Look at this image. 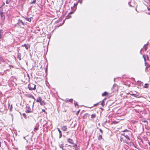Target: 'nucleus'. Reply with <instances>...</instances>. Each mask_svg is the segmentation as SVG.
<instances>
[{"label": "nucleus", "instance_id": "obj_3", "mask_svg": "<svg viewBox=\"0 0 150 150\" xmlns=\"http://www.w3.org/2000/svg\"><path fill=\"white\" fill-rule=\"evenodd\" d=\"M121 134L122 135L125 136L128 140H130V139L129 136H131L132 135H128V134L124 132Z\"/></svg>", "mask_w": 150, "mask_h": 150}, {"label": "nucleus", "instance_id": "obj_53", "mask_svg": "<svg viewBox=\"0 0 150 150\" xmlns=\"http://www.w3.org/2000/svg\"><path fill=\"white\" fill-rule=\"evenodd\" d=\"M25 138V137H23V139H25V140H27V142L28 140H27V139Z\"/></svg>", "mask_w": 150, "mask_h": 150}, {"label": "nucleus", "instance_id": "obj_2", "mask_svg": "<svg viewBox=\"0 0 150 150\" xmlns=\"http://www.w3.org/2000/svg\"><path fill=\"white\" fill-rule=\"evenodd\" d=\"M36 86L35 85L30 83L28 85V87L30 90H35L36 89Z\"/></svg>", "mask_w": 150, "mask_h": 150}, {"label": "nucleus", "instance_id": "obj_1", "mask_svg": "<svg viewBox=\"0 0 150 150\" xmlns=\"http://www.w3.org/2000/svg\"><path fill=\"white\" fill-rule=\"evenodd\" d=\"M25 25H26V24H25L21 20L19 19L17 23L15 25L16 27L21 28L22 27V26H25Z\"/></svg>", "mask_w": 150, "mask_h": 150}, {"label": "nucleus", "instance_id": "obj_18", "mask_svg": "<svg viewBox=\"0 0 150 150\" xmlns=\"http://www.w3.org/2000/svg\"><path fill=\"white\" fill-rule=\"evenodd\" d=\"M141 121L143 122H146V123L147 125H148V122L146 119L144 118L143 119L141 120Z\"/></svg>", "mask_w": 150, "mask_h": 150}, {"label": "nucleus", "instance_id": "obj_43", "mask_svg": "<svg viewBox=\"0 0 150 150\" xmlns=\"http://www.w3.org/2000/svg\"><path fill=\"white\" fill-rule=\"evenodd\" d=\"M101 103V101L99 103H96V104H94L93 105V106H96V105H98L99 104V103Z\"/></svg>", "mask_w": 150, "mask_h": 150}, {"label": "nucleus", "instance_id": "obj_37", "mask_svg": "<svg viewBox=\"0 0 150 150\" xmlns=\"http://www.w3.org/2000/svg\"><path fill=\"white\" fill-rule=\"evenodd\" d=\"M99 130L100 131V132H101V134H103V130L101 129H99Z\"/></svg>", "mask_w": 150, "mask_h": 150}, {"label": "nucleus", "instance_id": "obj_41", "mask_svg": "<svg viewBox=\"0 0 150 150\" xmlns=\"http://www.w3.org/2000/svg\"><path fill=\"white\" fill-rule=\"evenodd\" d=\"M147 68H148V66H146L145 69V71L146 72L148 71Z\"/></svg>", "mask_w": 150, "mask_h": 150}, {"label": "nucleus", "instance_id": "obj_28", "mask_svg": "<svg viewBox=\"0 0 150 150\" xmlns=\"http://www.w3.org/2000/svg\"><path fill=\"white\" fill-rule=\"evenodd\" d=\"M89 114L88 113H85L84 116H83V118L84 119H85V117L86 116H88L89 117Z\"/></svg>", "mask_w": 150, "mask_h": 150}, {"label": "nucleus", "instance_id": "obj_11", "mask_svg": "<svg viewBox=\"0 0 150 150\" xmlns=\"http://www.w3.org/2000/svg\"><path fill=\"white\" fill-rule=\"evenodd\" d=\"M61 129L63 131H66L67 130V127L66 126H61Z\"/></svg>", "mask_w": 150, "mask_h": 150}, {"label": "nucleus", "instance_id": "obj_5", "mask_svg": "<svg viewBox=\"0 0 150 150\" xmlns=\"http://www.w3.org/2000/svg\"><path fill=\"white\" fill-rule=\"evenodd\" d=\"M67 141L68 143L72 145H74V144H76L74 143L73 140L72 139L70 138L68 139H67Z\"/></svg>", "mask_w": 150, "mask_h": 150}, {"label": "nucleus", "instance_id": "obj_30", "mask_svg": "<svg viewBox=\"0 0 150 150\" xmlns=\"http://www.w3.org/2000/svg\"><path fill=\"white\" fill-rule=\"evenodd\" d=\"M78 4V2H76V3H74V5L73 7L74 8L76 7L77 6V5Z\"/></svg>", "mask_w": 150, "mask_h": 150}, {"label": "nucleus", "instance_id": "obj_17", "mask_svg": "<svg viewBox=\"0 0 150 150\" xmlns=\"http://www.w3.org/2000/svg\"><path fill=\"white\" fill-rule=\"evenodd\" d=\"M39 103H40V105L42 106L45 105L46 104L45 101L42 100Z\"/></svg>", "mask_w": 150, "mask_h": 150}, {"label": "nucleus", "instance_id": "obj_32", "mask_svg": "<svg viewBox=\"0 0 150 150\" xmlns=\"http://www.w3.org/2000/svg\"><path fill=\"white\" fill-rule=\"evenodd\" d=\"M74 101V105L76 107V106H78V103L77 102H76L75 101Z\"/></svg>", "mask_w": 150, "mask_h": 150}, {"label": "nucleus", "instance_id": "obj_54", "mask_svg": "<svg viewBox=\"0 0 150 150\" xmlns=\"http://www.w3.org/2000/svg\"><path fill=\"white\" fill-rule=\"evenodd\" d=\"M115 84H114L113 85V86H112V89L113 87H114V86H115Z\"/></svg>", "mask_w": 150, "mask_h": 150}, {"label": "nucleus", "instance_id": "obj_14", "mask_svg": "<svg viewBox=\"0 0 150 150\" xmlns=\"http://www.w3.org/2000/svg\"><path fill=\"white\" fill-rule=\"evenodd\" d=\"M74 13V12L73 11V12H70L69 13L68 15H67V16L66 18L69 19V18H71V16L70 15V14H73Z\"/></svg>", "mask_w": 150, "mask_h": 150}, {"label": "nucleus", "instance_id": "obj_40", "mask_svg": "<svg viewBox=\"0 0 150 150\" xmlns=\"http://www.w3.org/2000/svg\"><path fill=\"white\" fill-rule=\"evenodd\" d=\"M137 82L139 83V84H140V85L141 84H142V83H143V82H141L140 81H137Z\"/></svg>", "mask_w": 150, "mask_h": 150}, {"label": "nucleus", "instance_id": "obj_39", "mask_svg": "<svg viewBox=\"0 0 150 150\" xmlns=\"http://www.w3.org/2000/svg\"><path fill=\"white\" fill-rule=\"evenodd\" d=\"M23 116L25 117V118H26V115L24 113H23Z\"/></svg>", "mask_w": 150, "mask_h": 150}, {"label": "nucleus", "instance_id": "obj_38", "mask_svg": "<svg viewBox=\"0 0 150 150\" xmlns=\"http://www.w3.org/2000/svg\"><path fill=\"white\" fill-rule=\"evenodd\" d=\"M80 110H79L76 113V114L77 115H78L79 112Z\"/></svg>", "mask_w": 150, "mask_h": 150}, {"label": "nucleus", "instance_id": "obj_27", "mask_svg": "<svg viewBox=\"0 0 150 150\" xmlns=\"http://www.w3.org/2000/svg\"><path fill=\"white\" fill-rule=\"evenodd\" d=\"M13 0H6V3L7 4H8L11 1Z\"/></svg>", "mask_w": 150, "mask_h": 150}, {"label": "nucleus", "instance_id": "obj_35", "mask_svg": "<svg viewBox=\"0 0 150 150\" xmlns=\"http://www.w3.org/2000/svg\"><path fill=\"white\" fill-rule=\"evenodd\" d=\"M82 0H79L77 2H78V3H80L81 4L82 3Z\"/></svg>", "mask_w": 150, "mask_h": 150}, {"label": "nucleus", "instance_id": "obj_42", "mask_svg": "<svg viewBox=\"0 0 150 150\" xmlns=\"http://www.w3.org/2000/svg\"><path fill=\"white\" fill-rule=\"evenodd\" d=\"M143 48L144 49H145V51H146L147 50V47H145V46L144 45Z\"/></svg>", "mask_w": 150, "mask_h": 150}, {"label": "nucleus", "instance_id": "obj_64", "mask_svg": "<svg viewBox=\"0 0 150 150\" xmlns=\"http://www.w3.org/2000/svg\"><path fill=\"white\" fill-rule=\"evenodd\" d=\"M62 150H67L66 149H63Z\"/></svg>", "mask_w": 150, "mask_h": 150}, {"label": "nucleus", "instance_id": "obj_6", "mask_svg": "<svg viewBox=\"0 0 150 150\" xmlns=\"http://www.w3.org/2000/svg\"><path fill=\"white\" fill-rule=\"evenodd\" d=\"M25 96L28 98H32L35 100V99L34 98V97L31 94H25Z\"/></svg>", "mask_w": 150, "mask_h": 150}, {"label": "nucleus", "instance_id": "obj_31", "mask_svg": "<svg viewBox=\"0 0 150 150\" xmlns=\"http://www.w3.org/2000/svg\"><path fill=\"white\" fill-rule=\"evenodd\" d=\"M39 128L38 127L36 126L35 127L34 129V131L35 132H36V131Z\"/></svg>", "mask_w": 150, "mask_h": 150}, {"label": "nucleus", "instance_id": "obj_21", "mask_svg": "<svg viewBox=\"0 0 150 150\" xmlns=\"http://www.w3.org/2000/svg\"><path fill=\"white\" fill-rule=\"evenodd\" d=\"M105 98L103 99L102 100V102H101V104L102 106H103V107H104V106L105 105Z\"/></svg>", "mask_w": 150, "mask_h": 150}, {"label": "nucleus", "instance_id": "obj_48", "mask_svg": "<svg viewBox=\"0 0 150 150\" xmlns=\"http://www.w3.org/2000/svg\"><path fill=\"white\" fill-rule=\"evenodd\" d=\"M72 147H73L72 146H71V145H68L67 147H70V148H71Z\"/></svg>", "mask_w": 150, "mask_h": 150}, {"label": "nucleus", "instance_id": "obj_63", "mask_svg": "<svg viewBox=\"0 0 150 150\" xmlns=\"http://www.w3.org/2000/svg\"><path fill=\"white\" fill-rule=\"evenodd\" d=\"M146 62H145V65H146Z\"/></svg>", "mask_w": 150, "mask_h": 150}, {"label": "nucleus", "instance_id": "obj_16", "mask_svg": "<svg viewBox=\"0 0 150 150\" xmlns=\"http://www.w3.org/2000/svg\"><path fill=\"white\" fill-rule=\"evenodd\" d=\"M73 147L75 148V150H79V148L77 147V145L76 144H74V145H72Z\"/></svg>", "mask_w": 150, "mask_h": 150}, {"label": "nucleus", "instance_id": "obj_46", "mask_svg": "<svg viewBox=\"0 0 150 150\" xmlns=\"http://www.w3.org/2000/svg\"><path fill=\"white\" fill-rule=\"evenodd\" d=\"M2 30H0V39L1 38V32H2Z\"/></svg>", "mask_w": 150, "mask_h": 150}, {"label": "nucleus", "instance_id": "obj_47", "mask_svg": "<svg viewBox=\"0 0 150 150\" xmlns=\"http://www.w3.org/2000/svg\"><path fill=\"white\" fill-rule=\"evenodd\" d=\"M5 4V3L4 2H3V3H2V5L1 6V8L3 6H4Z\"/></svg>", "mask_w": 150, "mask_h": 150}, {"label": "nucleus", "instance_id": "obj_23", "mask_svg": "<svg viewBox=\"0 0 150 150\" xmlns=\"http://www.w3.org/2000/svg\"><path fill=\"white\" fill-rule=\"evenodd\" d=\"M123 142L124 143H126L128 145H130L131 144V142H127L126 140H123Z\"/></svg>", "mask_w": 150, "mask_h": 150}, {"label": "nucleus", "instance_id": "obj_61", "mask_svg": "<svg viewBox=\"0 0 150 150\" xmlns=\"http://www.w3.org/2000/svg\"><path fill=\"white\" fill-rule=\"evenodd\" d=\"M148 14L149 15H150V12Z\"/></svg>", "mask_w": 150, "mask_h": 150}, {"label": "nucleus", "instance_id": "obj_24", "mask_svg": "<svg viewBox=\"0 0 150 150\" xmlns=\"http://www.w3.org/2000/svg\"><path fill=\"white\" fill-rule=\"evenodd\" d=\"M102 139V134H100L99 135V136L98 137V139L99 140H100Z\"/></svg>", "mask_w": 150, "mask_h": 150}, {"label": "nucleus", "instance_id": "obj_10", "mask_svg": "<svg viewBox=\"0 0 150 150\" xmlns=\"http://www.w3.org/2000/svg\"><path fill=\"white\" fill-rule=\"evenodd\" d=\"M22 47H25V49L28 50L29 48L30 47V45L28 44H25L24 45H22L21 46Z\"/></svg>", "mask_w": 150, "mask_h": 150}, {"label": "nucleus", "instance_id": "obj_58", "mask_svg": "<svg viewBox=\"0 0 150 150\" xmlns=\"http://www.w3.org/2000/svg\"><path fill=\"white\" fill-rule=\"evenodd\" d=\"M148 66V68L150 67V65H149L147 66Z\"/></svg>", "mask_w": 150, "mask_h": 150}, {"label": "nucleus", "instance_id": "obj_33", "mask_svg": "<svg viewBox=\"0 0 150 150\" xmlns=\"http://www.w3.org/2000/svg\"><path fill=\"white\" fill-rule=\"evenodd\" d=\"M36 0H33V1L30 3L31 4H35L36 2Z\"/></svg>", "mask_w": 150, "mask_h": 150}, {"label": "nucleus", "instance_id": "obj_15", "mask_svg": "<svg viewBox=\"0 0 150 150\" xmlns=\"http://www.w3.org/2000/svg\"><path fill=\"white\" fill-rule=\"evenodd\" d=\"M58 131L59 133V138H60L62 137V132L60 130V129L59 128H58Z\"/></svg>", "mask_w": 150, "mask_h": 150}, {"label": "nucleus", "instance_id": "obj_22", "mask_svg": "<svg viewBox=\"0 0 150 150\" xmlns=\"http://www.w3.org/2000/svg\"><path fill=\"white\" fill-rule=\"evenodd\" d=\"M0 61L1 62H5L4 59H3L1 56L0 55Z\"/></svg>", "mask_w": 150, "mask_h": 150}, {"label": "nucleus", "instance_id": "obj_55", "mask_svg": "<svg viewBox=\"0 0 150 150\" xmlns=\"http://www.w3.org/2000/svg\"><path fill=\"white\" fill-rule=\"evenodd\" d=\"M9 66L11 68V67H13V66L12 65H9Z\"/></svg>", "mask_w": 150, "mask_h": 150}, {"label": "nucleus", "instance_id": "obj_44", "mask_svg": "<svg viewBox=\"0 0 150 150\" xmlns=\"http://www.w3.org/2000/svg\"><path fill=\"white\" fill-rule=\"evenodd\" d=\"M123 138L121 137H120V140L121 142H122L123 140Z\"/></svg>", "mask_w": 150, "mask_h": 150}, {"label": "nucleus", "instance_id": "obj_26", "mask_svg": "<svg viewBox=\"0 0 150 150\" xmlns=\"http://www.w3.org/2000/svg\"><path fill=\"white\" fill-rule=\"evenodd\" d=\"M59 147H60V148H61V149H62V150L63 149H64L63 148L64 146H63V144H59Z\"/></svg>", "mask_w": 150, "mask_h": 150}, {"label": "nucleus", "instance_id": "obj_34", "mask_svg": "<svg viewBox=\"0 0 150 150\" xmlns=\"http://www.w3.org/2000/svg\"><path fill=\"white\" fill-rule=\"evenodd\" d=\"M73 99H69V102L72 103Z\"/></svg>", "mask_w": 150, "mask_h": 150}, {"label": "nucleus", "instance_id": "obj_52", "mask_svg": "<svg viewBox=\"0 0 150 150\" xmlns=\"http://www.w3.org/2000/svg\"><path fill=\"white\" fill-rule=\"evenodd\" d=\"M148 42H147V43L146 44H145L144 46H145V47H146V46H147L148 45Z\"/></svg>", "mask_w": 150, "mask_h": 150}, {"label": "nucleus", "instance_id": "obj_36", "mask_svg": "<svg viewBox=\"0 0 150 150\" xmlns=\"http://www.w3.org/2000/svg\"><path fill=\"white\" fill-rule=\"evenodd\" d=\"M143 57L144 58V61L145 62L146 61V58H145V57H146L145 55L144 54L143 55Z\"/></svg>", "mask_w": 150, "mask_h": 150}, {"label": "nucleus", "instance_id": "obj_29", "mask_svg": "<svg viewBox=\"0 0 150 150\" xmlns=\"http://www.w3.org/2000/svg\"><path fill=\"white\" fill-rule=\"evenodd\" d=\"M149 84L148 83H145L144 85V88H148V86Z\"/></svg>", "mask_w": 150, "mask_h": 150}, {"label": "nucleus", "instance_id": "obj_56", "mask_svg": "<svg viewBox=\"0 0 150 150\" xmlns=\"http://www.w3.org/2000/svg\"><path fill=\"white\" fill-rule=\"evenodd\" d=\"M148 144H149V145L150 146V142H148Z\"/></svg>", "mask_w": 150, "mask_h": 150}, {"label": "nucleus", "instance_id": "obj_19", "mask_svg": "<svg viewBox=\"0 0 150 150\" xmlns=\"http://www.w3.org/2000/svg\"><path fill=\"white\" fill-rule=\"evenodd\" d=\"M42 100V98L40 97H39L37 98L36 100L37 102L40 103Z\"/></svg>", "mask_w": 150, "mask_h": 150}, {"label": "nucleus", "instance_id": "obj_8", "mask_svg": "<svg viewBox=\"0 0 150 150\" xmlns=\"http://www.w3.org/2000/svg\"><path fill=\"white\" fill-rule=\"evenodd\" d=\"M4 13L3 12V10L2 9L0 10V15L1 18L3 19L5 18V16L4 15Z\"/></svg>", "mask_w": 150, "mask_h": 150}, {"label": "nucleus", "instance_id": "obj_49", "mask_svg": "<svg viewBox=\"0 0 150 150\" xmlns=\"http://www.w3.org/2000/svg\"><path fill=\"white\" fill-rule=\"evenodd\" d=\"M147 3L150 4V0H147Z\"/></svg>", "mask_w": 150, "mask_h": 150}, {"label": "nucleus", "instance_id": "obj_7", "mask_svg": "<svg viewBox=\"0 0 150 150\" xmlns=\"http://www.w3.org/2000/svg\"><path fill=\"white\" fill-rule=\"evenodd\" d=\"M26 110L25 111V112L26 113H30L32 112V111L31 110V109L30 107L29 106H26Z\"/></svg>", "mask_w": 150, "mask_h": 150}, {"label": "nucleus", "instance_id": "obj_57", "mask_svg": "<svg viewBox=\"0 0 150 150\" xmlns=\"http://www.w3.org/2000/svg\"><path fill=\"white\" fill-rule=\"evenodd\" d=\"M1 142H0V147H1Z\"/></svg>", "mask_w": 150, "mask_h": 150}, {"label": "nucleus", "instance_id": "obj_60", "mask_svg": "<svg viewBox=\"0 0 150 150\" xmlns=\"http://www.w3.org/2000/svg\"><path fill=\"white\" fill-rule=\"evenodd\" d=\"M141 52H142V50H140V53L141 54H142V53H141Z\"/></svg>", "mask_w": 150, "mask_h": 150}, {"label": "nucleus", "instance_id": "obj_62", "mask_svg": "<svg viewBox=\"0 0 150 150\" xmlns=\"http://www.w3.org/2000/svg\"><path fill=\"white\" fill-rule=\"evenodd\" d=\"M34 102H33V106L34 104Z\"/></svg>", "mask_w": 150, "mask_h": 150}, {"label": "nucleus", "instance_id": "obj_20", "mask_svg": "<svg viewBox=\"0 0 150 150\" xmlns=\"http://www.w3.org/2000/svg\"><path fill=\"white\" fill-rule=\"evenodd\" d=\"M108 93L106 92H105L104 93H102V95L103 96H108Z\"/></svg>", "mask_w": 150, "mask_h": 150}, {"label": "nucleus", "instance_id": "obj_50", "mask_svg": "<svg viewBox=\"0 0 150 150\" xmlns=\"http://www.w3.org/2000/svg\"><path fill=\"white\" fill-rule=\"evenodd\" d=\"M42 111L44 112H46L45 110L44 109H42Z\"/></svg>", "mask_w": 150, "mask_h": 150}, {"label": "nucleus", "instance_id": "obj_51", "mask_svg": "<svg viewBox=\"0 0 150 150\" xmlns=\"http://www.w3.org/2000/svg\"><path fill=\"white\" fill-rule=\"evenodd\" d=\"M12 105L11 108H10V111H11V109H12Z\"/></svg>", "mask_w": 150, "mask_h": 150}, {"label": "nucleus", "instance_id": "obj_9", "mask_svg": "<svg viewBox=\"0 0 150 150\" xmlns=\"http://www.w3.org/2000/svg\"><path fill=\"white\" fill-rule=\"evenodd\" d=\"M122 132H124L128 134V135H132V133L131 132L127 129L124 130Z\"/></svg>", "mask_w": 150, "mask_h": 150}, {"label": "nucleus", "instance_id": "obj_45", "mask_svg": "<svg viewBox=\"0 0 150 150\" xmlns=\"http://www.w3.org/2000/svg\"><path fill=\"white\" fill-rule=\"evenodd\" d=\"M69 99H66L65 100V102L66 103L69 102Z\"/></svg>", "mask_w": 150, "mask_h": 150}, {"label": "nucleus", "instance_id": "obj_4", "mask_svg": "<svg viewBox=\"0 0 150 150\" xmlns=\"http://www.w3.org/2000/svg\"><path fill=\"white\" fill-rule=\"evenodd\" d=\"M131 92H130V93H127V95H128V94H129L130 95L133 96L135 97H136L137 98H139L140 97V96H139V93H138L136 92L137 94L131 93H130Z\"/></svg>", "mask_w": 150, "mask_h": 150}, {"label": "nucleus", "instance_id": "obj_13", "mask_svg": "<svg viewBox=\"0 0 150 150\" xmlns=\"http://www.w3.org/2000/svg\"><path fill=\"white\" fill-rule=\"evenodd\" d=\"M17 57L20 60H21V53H20L18 51L17 54Z\"/></svg>", "mask_w": 150, "mask_h": 150}, {"label": "nucleus", "instance_id": "obj_25", "mask_svg": "<svg viewBox=\"0 0 150 150\" xmlns=\"http://www.w3.org/2000/svg\"><path fill=\"white\" fill-rule=\"evenodd\" d=\"M96 115L95 114H93L91 115V118L92 119H94L96 117Z\"/></svg>", "mask_w": 150, "mask_h": 150}, {"label": "nucleus", "instance_id": "obj_12", "mask_svg": "<svg viewBox=\"0 0 150 150\" xmlns=\"http://www.w3.org/2000/svg\"><path fill=\"white\" fill-rule=\"evenodd\" d=\"M23 17L26 20V21H29L31 22V19H33V17H30V18H28V17H24L23 16Z\"/></svg>", "mask_w": 150, "mask_h": 150}, {"label": "nucleus", "instance_id": "obj_59", "mask_svg": "<svg viewBox=\"0 0 150 150\" xmlns=\"http://www.w3.org/2000/svg\"><path fill=\"white\" fill-rule=\"evenodd\" d=\"M147 59H149V58H148V56L147 55Z\"/></svg>", "mask_w": 150, "mask_h": 150}]
</instances>
